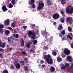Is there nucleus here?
Instances as JSON below:
<instances>
[{"mask_svg": "<svg viewBox=\"0 0 73 73\" xmlns=\"http://www.w3.org/2000/svg\"><path fill=\"white\" fill-rule=\"evenodd\" d=\"M18 61V60H17L15 61V64H15V63H14V64L17 69H20V64L19 63H17Z\"/></svg>", "mask_w": 73, "mask_h": 73, "instance_id": "nucleus-7", "label": "nucleus"}, {"mask_svg": "<svg viewBox=\"0 0 73 73\" xmlns=\"http://www.w3.org/2000/svg\"><path fill=\"white\" fill-rule=\"evenodd\" d=\"M33 42L34 43V45H35L37 43L38 41L37 40H33Z\"/></svg>", "mask_w": 73, "mask_h": 73, "instance_id": "nucleus-27", "label": "nucleus"}, {"mask_svg": "<svg viewBox=\"0 0 73 73\" xmlns=\"http://www.w3.org/2000/svg\"><path fill=\"white\" fill-rule=\"evenodd\" d=\"M68 30L69 32H72V29L70 27L68 28Z\"/></svg>", "mask_w": 73, "mask_h": 73, "instance_id": "nucleus-39", "label": "nucleus"}, {"mask_svg": "<svg viewBox=\"0 0 73 73\" xmlns=\"http://www.w3.org/2000/svg\"><path fill=\"white\" fill-rule=\"evenodd\" d=\"M71 65V68H73V62H72Z\"/></svg>", "mask_w": 73, "mask_h": 73, "instance_id": "nucleus-48", "label": "nucleus"}, {"mask_svg": "<svg viewBox=\"0 0 73 73\" xmlns=\"http://www.w3.org/2000/svg\"><path fill=\"white\" fill-rule=\"evenodd\" d=\"M66 23H68L69 22L70 24H72L73 22V19L71 17H68L66 18Z\"/></svg>", "mask_w": 73, "mask_h": 73, "instance_id": "nucleus-4", "label": "nucleus"}, {"mask_svg": "<svg viewBox=\"0 0 73 73\" xmlns=\"http://www.w3.org/2000/svg\"><path fill=\"white\" fill-rule=\"evenodd\" d=\"M47 1V3L48 5H52L53 4V3H52V2L50 0H46Z\"/></svg>", "mask_w": 73, "mask_h": 73, "instance_id": "nucleus-14", "label": "nucleus"}, {"mask_svg": "<svg viewBox=\"0 0 73 73\" xmlns=\"http://www.w3.org/2000/svg\"><path fill=\"white\" fill-rule=\"evenodd\" d=\"M57 61L58 62H61L62 60V58L60 56H58L57 57Z\"/></svg>", "mask_w": 73, "mask_h": 73, "instance_id": "nucleus-18", "label": "nucleus"}, {"mask_svg": "<svg viewBox=\"0 0 73 73\" xmlns=\"http://www.w3.org/2000/svg\"><path fill=\"white\" fill-rule=\"evenodd\" d=\"M20 51H23V49L21 48H20Z\"/></svg>", "mask_w": 73, "mask_h": 73, "instance_id": "nucleus-60", "label": "nucleus"}, {"mask_svg": "<svg viewBox=\"0 0 73 73\" xmlns=\"http://www.w3.org/2000/svg\"><path fill=\"white\" fill-rule=\"evenodd\" d=\"M65 65L64 64L62 67H61V69H62V70L63 69L65 70V69L68 66H70L69 64H68V63L65 64Z\"/></svg>", "mask_w": 73, "mask_h": 73, "instance_id": "nucleus-9", "label": "nucleus"}, {"mask_svg": "<svg viewBox=\"0 0 73 73\" xmlns=\"http://www.w3.org/2000/svg\"><path fill=\"white\" fill-rule=\"evenodd\" d=\"M5 35H8L9 33H10V31L8 30H6L5 31Z\"/></svg>", "mask_w": 73, "mask_h": 73, "instance_id": "nucleus-22", "label": "nucleus"}, {"mask_svg": "<svg viewBox=\"0 0 73 73\" xmlns=\"http://www.w3.org/2000/svg\"><path fill=\"white\" fill-rule=\"evenodd\" d=\"M3 49H1V48H0V52H2L3 51Z\"/></svg>", "mask_w": 73, "mask_h": 73, "instance_id": "nucleus-56", "label": "nucleus"}, {"mask_svg": "<svg viewBox=\"0 0 73 73\" xmlns=\"http://www.w3.org/2000/svg\"><path fill=\"white\" fill-rule=\"evenodd\" d=\"M35 0H30L29 1V4L31 5V7L33 9H35L36 8V5L34 4L35 3Z\"/></svg>", "mask_w": 73, "mask_h": 73, "instance_id": "nucleus-6", "label": "nucleus"}, {"mask_svg": "<svg viewBox=\"0 0 73 73\" xmlns=\"http://www.w3.org/2000/svg\"><path fill=\"white\" fill-rule=\"evenodd\" d=\"M27 26H23V28H24V29H25V30H26L27 29Z\"/></svg>", "mask_w": 73, "mask_h": 73, "instance_id": "nucleus-46", "label": "nucleus"}, {"mask_svg": "<svg viewBox=\"0 0 73 73\" xmlns=\"http://www.w3.org/2000/svg\"><path fill=\"white\" fill-rule=\"evenodd\" d=\"M20 63L21 64H22V65H24V60L21 61L20 62Z\"/></svg>", "mask_w": 73, "mask_h": 73, "instance_id": "nucleus-34", "label": "nucleus"}, {"mask_svg": "<svg viewBox=\"0 0 73 73\" xmlns=\"http://www.w3.org/2000/svg\"><path fill=\"white\" fill-rule=\"evenodd\" d=\"M71 45L72 48V49H73V43L71 44Z\"/></svg>", "mask_w": 73, "mask_h": 73, "instance_id": "nucleus-49", "label": "nucleus"}, {"mask_svg": "<svg viewBox=\"0 0 73 73\" xmlns=\"http://www.w3.org/2000/svg\"><path fill=\"white\" fill-rule=\"evenodd\" d=\"M11 68L12 69H15V67H14V66L13 65H11Z\"/></svg>", "mask_w": 73, "mask_h": 73, "instance_id": "nucleus-42", "label": "nucleus"}, {"mask_svg": "<svg viewBox=\"0 0 73 73\" xmlns=\"http://www.w3.org/2000/svg\"><path fill=\"white\" fill-rule=\"evenodd\" d=\"M2 73H8V71L7 70H4Z\"/></svg>", "mask_w": 73, "mask_h": 73, "instance_id": "nucleus-38", "label": "nucleus"}, {"mask_svg": "<svg viewBox=\"0 0 73 73\" xmlns=\"http://www.w3.org/2000/svg\"><path fill=\"white\" fill-rule=\"evenodd\" d=\"M44 62V61H43V60H41L40 62V63L41 64H43Z\"/></svg>", "mask_w": 73, "mask_h": 73, "instance_id": "nucleus-53", "label": "nucleus"}, {"mask_svg": "<svg viewBox=\"0 0 73 73\" xmlns=\"http://www.w3.org/2000/svg\"><path fill=\"white\" fill-rule=\"evenodd\" d=\"M52 17L54 19L57 20V19H58L60 17V16L58 14L56 13L54 14L52 16Z\"/></svg>", "mask_w": 73, "mask_h": 73, "instance_id": "nucleus-8", "label": "nucleus"}, {"mask_svg": "<svg viewBox=\"0 0 73 73\" xmlns=\"http://www.w3.org/2000/svg\"><path fill=\"white\" fill-rule=\"evenodd\" d=\"M50 71L51 72H53L55 71V68L53 66H51L50 68Z\"/></svg>", "mask_w": 73, "mask_h": 73, "instance_id": "nucleus-19", "label": "nucleus"}, {"mask_svg": "<svg viewBox=\"0 0 73 73\" xmlns=\"http://www.w3.org/2000/svg\"><path fill=\"white\" fill-rule=\"evenodd\" d=\"M60 21L62 23H64L65 22V18H61L60 19Z\"/></svg>", "mask_w": 73, "mask_h": 73, "instance_id": "nucleus-24", "label": "nucleus"}, {"mask_svg": "<svg viewBox=\"0 0 73 73\" xmlns=\"http://www.w3.org/2000/svg\"><path fill=\"white\" fill-rule=\"evenodd\" d=\"M63 28L62 25H59L58 27V30L60 31Z\"/></svg>", "mask_w": 73, "mask_h": 73, "instance_id": "nucleus-21", "label": "nucleus"}, {"mask_svg": "<svg viewBox=\"0 0 73 73\" xmlns=\"http://www.w3.org/2000/svg\"><path fill=\"white\" fill-rule=\"evenodd\" d=\"M60 13L61 14V15H62V16H63V17H65V15L64 11L61 10L60 11Z\"/></svg>", "mask_w": 73, "mask_h": 73, "instance_id": "nucleus-23", "label": "nucleus"}, {"mask_svg": "<svg viewBox=\"0 0 73 73\" xmlns=\"http://www.w3.org/2000/svg\"><path fill=\"white\" fill-rule=\"evenodd\" d=\"M24 60H25V61H27V58H24Z\"/></svg>", "mask_w": 73, "mask_h": 73, "instance_id": "nucleus-58", "label": "nucleus"}, {"mask_svg": "<svg viewBox=\"0 0 73 73\" xmlns=\"http://www.w3.org/2000/svg\"><path fill=\"white\" fill-rule=\"evenodd\" d=\"M11 3L13 4V5H15V4H16V0H12L11 1Z\"/></svg>", "mask_w": 73, "mask_h": 73, "instance_id": "nucleus-29", "label": "nucleus"}, {"mask_svg": "<svg viewBox=\"0 0 73 73\" xmlns=\"http://www.w3.org/2000/svg\"><path fill=\"white\" fill-rule=\"evenodd\" d=\"M48 38V37L47 36H45V38Z\"/></svg>", "mask_w": 73, "mask_h": 73, "instance_id": "nucleus-62", "label": "nucleus"}, {"mask_svg": "<svg viewBox=\"0 0 73 73\" xmlns=\"http://www.w3.org/2000/svg\"><path fill=\"white\" fill-rule=\"evenodd\" d=\"M61 33L62 35H65V30H62L61 32Z\"/></svg>", "mask_w": 73, "mask_h": 73, "instance_id": "nucleus-30", "label": "nucleus"}, {"mask_svg": "<svg viewBox=\"0 0 73 73\" xmlns=\"http://www.w3.org/2000/svg\"><path fill=\"white\" fill-rule=\"evenodd\" d=\"M5 43H3L1 42V40H0V47H2L3 48H5Z\"/></svg>", "mask_w": 73, "mask_h": 73, "instance_id": "nucleus-11", "label": "nucleus"}, {"mask_svg": "<svg viewBox=\"0 0 73 73\" xmlns=\"http://www.w3.org/2000/svg\"><path fill=\"white\" fill-rule=\"evenodd\" d=\"M11 39H12V40H15V38H13V37L12 36H10V38L8 37L7 38V40L8 42L11 41H12V40H11Z\"/></svg>", "mask_w": 73, "mask_h": 73, "instance_id": "nucleus-16", "label": "nucleus"}, {"mask_svg": "<svg viewBox=\"0 0 73 73\" xmlns=\"http://www.w3.org/2000/svg\"><path fill=\"white\" fill-rule=\"evenodd\" d=\"M15 23H13L11 24V28H15Z\"/></svg>", "mask_w": 73, "mask_h": 73, "instance_id": "nucleus-31", "label": "nucleus"}, {"mask_svg": "<svg viewBox=\"0 0 73 73\" xmlns=\"http://www.w3.org/2000/svg\"><path fill=\"white\" fill-rule=\"evenodd\" d=\"M52 54L54 56H56V55H57V53L56 52H55L54 51L52 52Z\"/></svg>", "mask_w": 73, "mask_h": 73, "instance_id": "nucleus-33", "label": "nucleus"}, {"mask_svg": "<svg viewBox=\"0 0 73 73\" xmlns=\"http://www.w3.org/2000/svg\"><path fill=\"white\" fill-rule=\"evenodd\" d=\"M13 40L11 41L12 44H13Z\"/></svg>", "mask_w": 73, "mask_h": 73, "instance_id": "nucleus-61", "label": "nucleus"}, {"mask_svg": "<svg viewBox=\"0 0 73 73\" xmlns=\"http://www.w3.org/2000/svg\"><path fill=\"white\" fill-rule=\"evenodd\" d=\"M60 2L62 5H64V4H65L66 3V2L65 0H62Z\"/></svg>", "mask_w": 73, "mask_h": 73, "instance_id": "nucleus-25", "label": "nucleus"}, {"mask_svg": "<svg viewBox=\"0 0 73 73\" xmlns=\"http://www.w3.org/2000/svg\"><path fill=\"white\" fill-rule=\"evenodd\" d=\"M5 24L6 25H8L9 24V20L7 19L4 22Z\"/></svg>", "mask_w": 73, "mask_h": 73, "instance_id": "nucleus-15", "label": "nucleus"}, {"mask_svg": "<svg viewBox=\"0 0 73 73\" xmlns=\"http://www.w3.org/2000/svg\"><path fill=\"white\" fill-rule=\"evenodd\" d=\"M7 47H8V46H9V45L8 44L7 45Z\"/></svg>", "mask_w": 73, "mask_h": 73, "instance_id": "nucleus-63", "label": "nucleus"}, {"mask_svg": "<svg viewBox=\"0 0 73 73\" xmlns=\"http://www.w3.org/2000/svg\"><path fill=\"white\" fill-rule=\"evenodd\" d=\"M44 4L42 3H39L38 4V5L37 7V9L38 11H40L42 9V8H44Z\"/></svg>", "mask_w": 73, "mask_h": 73, "instance_id": "nucleus-5", "label": "nucleus"}, {"mask_svg": "<svg viewBox=\"0 0 73 73\" xmlns=\"http://www.w3.org/2000/svg\"><path fill=\"white\" fill-rule=\"evenodd\" d=\"M8 29H9L11 31H12L13 30V29H12L11 27H8Z\"/></svg>", "mask_w": 73, "mask_h": 73, "instance_id": "nucleus-47", "label": "nucleus"}, {"mask_svg": "<svg viewBox=\"0 0 73 73\" xmlns=\"http://www.w3.org/2000/svg\"><path fill=\"white\" fill-rule=\"evenodd\" d=\"M44 48L45 50H47V49H48V48L47 46H44Z\"/></svg>", "mask_w": 73, "mask_h": 73, "instance_id": "nucleus-43", "label": "nucleus"}, {"mask_svg": "<svg viewBox=\"0 0 73 73\" xmlns=\"http://www.w3.org/2000/svg\"><path fill=\"white\" fill-rule=\"evenodd\" d=\"M43 58L44 59H46V61L48 64L50 65L53 64V59L51 58V56L50 54H48L47 55H45Z\"/></svg>", "mask_w": 73, "mask_h": 73, "instance_id": "nucleus-1", "label": "nucleus"}, {"mask_svg": "<svg viewBox=\"0 0 73 73\" xmlns=\"http://www.w3.org/2000/svg\"><path fill=\"white\" fill-rule=\"evenodd\" d=\"M10 50H12V48H10Z\"/></svg>", "mask_w": 73, "mask_h": 73, "instance_id": "nucleus-64", "label": "nucleus"}, {"mask_svg": "<svg viewBox=\"0 0 73 73\" xmlns=\"http://www.w3.org/2000/svg\"><path fill=\"white\" fill-rule=\"evenodd\" d=\"M64 53L66 55L68 56L70 53V51L68 49H66L64 50Z\"/></svg>", "mask_w": 73, "mask_h": 73, "instance_id": "nucleus-10", "label": "nucleus"}, {"mask_svg": "<svg viewBox=\"0 0 73 73\" xmlns=\"http://www.w3.org/2000/svg\"><path fill=\"white\" fill-rule=\"evenodd\" d=\"M13 5L11 4V3H10L9 4L8 7L9 8H12V7H13Z\"/></svg>", "mask_w": 73, "mask_h": 73, "instance_id": "nucleus-28", "label": "nucleus"}, {"mask_svg": "<svg viewBox=\"0 0 73 73\" xmlns=\"http://www.w3.org/2000/svg\"><path fill=\"white\" fill-rule=\"evenodd\" d=\"M4 28V25L2 24L0 25V29H3Z\"/></svg>", "mask_w": 73, "mask_h": 73, "instance_id": "nucleus-37", "label": "nucleus"}, {"mask_svg": "<svg viewBox=\"0 0 73 73\" xmlns=\"http://www.w3.org/2000/svg\"><path fill=\"white\" fill-rule=\"evenodd\" d=\"M34 51H35V50L34 49L30 50L31 52H34Z\"/></svg>", "mask_w": 73, "mask_h": 73, "instance_id": "nucleus-50", "label": "nucleus"}, {"mask_svg": "<svg viewBox=\"0 0 73 73\" xmlns=\"http://www.w3.org/2000/svg\"><path fill=\"white\" fill-rule=\"evenodd\" d=\"M26 47L28 48H30V44L29 43H27V44Z\"/></svg>", "mask_w": 73, "mask_h": 73, "instance_id": "nucleus-35", "label": "nucleus"}, {"mask_svg": "<svg viewBox=\"0 0 73 73\" xmlns=\"http://www.w3.org/2000/svg\"><path fill=\"white\" fill-rule=\"evenodd\" d=\"M42 68H44L45 67V65H42Z\"/></svg>", "mask_w": 73, "mask_h": 73, "instance_id": "nucleus-55", "label": "nucleus"}, {"mask_svg": "<svg viewBox=\"0 0 73 73\" xmlns=\"http://www.w3.org/2000/svg\"><path fill=\"white\" fill-rule=\"evenodd\" d=\"M21 46H24V40H23V38H21Z\"/></svg>", "mask_w": 73, "mask_h": 73, "instance_id": "nucleus-17", "label": "nucleus"}, {"mask_svg": "<svg viewBox=\"0 0 73 73\" xmlns=\"http://www.w3.org/2000/svg\"><path fill=\"white\" fill-rule=\"evenodd\" d=\"M12 36H13V37H15V36H16V35H15V34L13 35H12Z\"/></svg>", "mask_w": 73, "mask_h": 73, "instance_id": "nucleus-54", "label": "nucleus"}, {"mask_svg": "<svg viewBox=\"0 0 73 73\" xmlns=\"http://www.w3.org/2000/svg\"><path fill=\"white\" fill-rule=\"evenodd\" d=\"M72 57L70 56H67V59L70 62H72V59L71 58Z\"/></svg>", "mask_w": 73, "mask_h": 73, "instance_id": "nucleus-20", "label": "nucleus"}, {"mask_svg": "<svg viewBox=\"0 0 73 73\" xmlns=\"http://www.w3.org/2000/svg\"><path fill=\"white\" fill-rule=\"evenodd\" d=\"M47 53L45 52H43V54H46Z\"/></svg>", "mask_w": 73, "mask_h": 73, "instance_id": "nucleus-51", "label": "nucleus"}, {"mask_svg": "<svg viewBox=\"0 0 73 73\" xmlns=\"http://www.w3.org/2000/svg\"><path fill=\"white\" fill-rule=\"evenodd\" d=\"M21 53L23 54V55H26V52L24 51L21 52Z\"/></svg>", "mask_w": 73, "mask_h": 73, "instance_id": "nucleus-40", "label": "nucleus"}, {"mask_svg": "<svg viewBox=\"0 0 73 73\" xmlns=\"http://www.w3.org/2000/svg\"><path fill=\"white\" fill-rule=\"evenodd\" d=\"M15 38H19V35L17 34H16L15 35Z\"/></svg>", "mask_w": 73, "mask_h": 73, "instance_id": "nucleus-44", "label": "nucleus"}, {"mask_svg": "<svg viewBox=\"0 0 73 73\" xmlns=\"http://www.w3.org/2000/svg\"><path fill=\"white\" fill-rule=\"evenodd\" d=\"M28 35L29 36H31V35H33L31 36V38L32 40H35V37H36V33L35 32H32L31 31H29L28 33Z\"/></svg>", "mask_w": 73, "mask_h": 73, "instance_id": "nucleus-3", "label": "nucleus"}, {"mask_svg": "<svg viewBox=\"0 0 73 73\" xmlns=\"http://www.w3.org/2000/svg\"><path fill=\"white\" fill-rule=\"evenodd\" d=\"M2 9L3 12H6L8 9L7 8L6 6L5 5H3L2 7Z\"/></svg>", "mask_w": 73, "mask_h": 73, "instance_id": "nucleus-13", "label": "nucleus"}, {"mask_svg": "<svg viewBox=\"0 0 73 73\" xmlns=\"http://www.w3.org/2000/svg\"><path fill=\"white\" fill-rule=\"evenodd\" d=\"M53 24L54 25V26H56V24H57V23H56V22H54L53 23Z\"/></svg>", "mask_w": 73, "mask_h": 73, "instance_id": "nucleus-45", "label": "nucleus"}, {"mask_svg": "<svg viewBox=\"0 0 73 73\" xmlns=\"http://www.w3.org/2000/svg\"><path fill=\"white\" fill-rule=\"evenodd\" d=\"M43 32H44H44L45 34V35H46L47 36H49V35H49V33L46 32V31H45H45H43Z\"/></svg>", "mask_w": 73, "mask_h": 73, "instance_id": "nucleus-32", "label": "nucleus"}, {"mask_svg": "<svg viewBox=\"0 0 73 73\" xmlns=\"http://www.w3.org/2000/svg\"><path fill=\"white\" fill-rule=\"evenodd\" d=\"M0 33H1L2 35H3V29H0Z\"/></svg>", "mask_w": 73, "mask_h": 73, "instance_id": "nucleus-36", "label": "nucleus"}, {"mask_svg": "<svg viewBox=\"0 0 73 73\" xmlns=\"http://www.w3.org/2000/svg\"><path fill=\"white\" fill-rule=\"evenodd\" d=\"M69 35H71L70 36L69 35H68L67 36V38H70V40H72V37H73V34L71 33H70V34H69Z\"/></svg>", "mask_w": 73, "mask_h": 73, "instance_id": "nucleus-12", "label": "nucleus"}, {"mask_svg": "<svg viewBox=\"0 0 73 73\" xmlns=\"http://www.w3.org/2000/svg\"><path fill=\"white\" fill-rule=\"evenodd\" d=\"M28 43H29V44H32V42H29Z\"/></svg>", "mask_w": 73, "mask_h": 73, "instance_id": "nucleus-52", "label": "nucleus"}, {"mask_svg": "<svg viewBox=\"0 0 73 73\" xmlns=\"http://www.w3.org/2000/svg\"><path fill=\"white\" fill-rule=\"evenodd\" d=\"M66 11L67 13H68L69 15L72 14L73 13V8L71 6L69 5L66 8Z\"/></svg>", "mask_w": 73, "mask_h": 73, "instance_id": "nucleus-2", "label": "nucleus"}, {"mask_svg": "<svg viewBox=\"0 0 73 73\" xmlns=\"http://www.w3.org/2000/svg\"><path fill=\"white\" fill-rule=\"evenodd\" d=\"M0 58H3V55L2 53H0Z\"/></svg>", "mask_w": 73, "mask_h": 73, "instance_id": "nucleus-41", "label": "nucleus"}, {"mask_svg": "<svg viewBox=\"0 0 73 73\" xmlns=\"http://www.w3.org/2000/svg\"><path fill=\"white\" fill-rule=\"evenodd\" d=\"M24 69L25 70V71H28L29 70L28 67V66H25L24 67Z\"/></svg>", "mask_w": 73, "mask_h": 73, "instance_id": "nucleus-26", "label": "nucleus"}, {"mask_svg": "<svg viewBox=\"0 0 73 73\" xmlns=\"http://www.w3.org/2000/svg\"><path fill=\"white\" fill-rule=\"evenodd\" d=\"M59 36L60 37H62V35L60 34H59Z\"/></svg>", "mask_w": 73, "mask_h": 73, "instance_id": "nucleus-57", "label": "nucleus"}, {"mask_svg": "<svg viewBox=\"0 0 73 73\" xmlns=\"http://www.w3.org/2000/svg\"><path fill=\"white\" fill-rule=\"evenodd\" d=\"M62 41H63L64 40V39H65V38H62Z\"/></svg>", "mask_w": 73, "mask_h": 73, "instance_id": "nucleus-59", "label": "nucleus"}]
</instances>
